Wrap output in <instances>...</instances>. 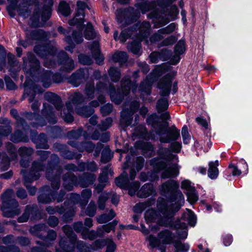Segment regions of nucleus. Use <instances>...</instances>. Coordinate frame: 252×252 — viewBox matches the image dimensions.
I'll use <instances>...</instances> for the list:
<instances>
[{
  "mask_svg": "<svg viewBox=\"0 0 252 252\" xmlns=\"http://www.w3.org/2000/svg\"><path fill=\"white\" fill-rule=\"evenodd\" d=\"M44 169L42 164L41 162H34L32 165V169L31 172L30 174V175L32 176L31 178H29V177L27 176H24L25 180V184L26 186V188L29 190L30 194L33 195L35 194L36 190L35 187H30L27 185V183L29 182H31L33 180H36L38 179L39 177V174L37 172L39 171L43 170Z\"/></svg>",
  "mask_w": 252,
  "mask_h": 252,
  "instance_id": "15",
  "label": "nucleus"
},
{
  "mask_svg": "<svg viewBox=\"0 0 252 252\" xmlns=\"http://www.w3.org/2000/svg\"><path fill=\"white\" fill-rule=\"evenodd\" d=\"M155 190L154 189L153 185L151 184H145L137 192V195L139 197L146 198L151 195L155 194Z\"/></svg>",
  "mask_w": 252,
  "mask_h": 252,
  "instance_id": "31",
  "label": "nucleus"
},
{
  "mask_svg": "<svg viewBox=\"0 0 252 252\" xmlns=\"http://www.w3.org/2000/svg\"><path fill=\"white\" fill-rule=\"evenodd\" d=\"M83 40L82 34L80 32H73L72 33V37L68 36H66L65 41L68 44L65 49L70 52H72L73 49L74 48V43H80Z\"/></svg>",
  "mask_w": 252,
  "mask_h": 252,
  "instance_id": "24",
  "label": "nucleus"
},
{
  "mask_svg": "<svg viewBox=\"0 0 252 252\" xmlns=\"http://www.w3.org/2000/svg\"><path fill=\"white\" fill-rule=\"evenodd\" d=\"M84 34L85 38L87 39H91L94 37L92 25L90 23H88L85 27Z\"/></svg>",
  "mask_w": 252,
  "mask_h": 252,
  "instance_id": "51",
  "label": "nucleus"
},
{
  "mask_svg": "<svg viewBox=\"0 0 252 252\" xmlns=\"http://www.w3.org/2000/svg\"><path fill=\"white\" fill-rule=\"evenodd\" d=\"M19 152L20 156L23 158L29 157L33 153V150L31 148L22 147L19 149Z\"/></svg>",
  "mask_w": 252,
  "mask_h": 252,
  "instance_id": "59",
  "label": "nucleus"
},
{
  "mask_svg": "<svg viewBox=\"0 0 252 252\" xmlns=\"http://www.w3.org/2000/svg\"><path fill=\"white\" fill-rule=\"evenodd\" d=\"M143 150L144 154L147 156H151L154 153L153 146L150 143H144L143 146Z\"/></svg>",
  "mask_w": 252,
  "mask_h": 252,
  "instance_id": "54",
  "label": "nucleus"
},
{
  "mask_svg": "<svg viewBox=\"0 0 252 252\" xmlns=\"http://www.w3.org/2000/svg\"><path fill=\"white\" fill-rule=\"evenodd\" d=\"M172 77L167 75L162 79L158 84V87L160 90L161 95L166 96L169 94L171 87Z\"/></svg>",
  "mask_w": 252,
  "mask_h": 252,
  "instance_id": "22",
  "label": "nucleus"
},
{
  "mask_svg": "<svg viewBox=\"0 0 252 252\" xmlns=\"http://www.w3.org/2000/svg\"><path fill=\"white\" fill-rule=\"evenodd\" d=\"M168 107V102L166 98L159 99L157 104V108L159 112L166 110Z\"/></svg>",
  "mask_w": 252,
  "mask_h": 252,
  "instance_id": "49",
  "label": "nucleus"
},
{
  "mask_svg": "<svg viewBox=\"0 0 252 252\" xmlns=\"http://www.w3.org/2000/svg\"><path fill=\"white\" fill-rule=\"evenodd\" d=\"M158 239L163 243L169 244L173 243L174 236L168 230L161 231L158 235Z\"/></svg>",
  "mask_w": 252,
  "mask_h": 252,
  "instance_id": "35",
  "label": "nucleus"
},
{
  "mask_svg": "<svg viewBox=\"0 0 252 252\" xmlns=\"http://www.w3.org/2000/svg\"><path fill=\"white\" fill-rule=\"evenodd\" d=\"M63 187L65 189L69 191L71 190L74 186L78 184L77 178L72 175L70 173L67 172L65 174L63 178Z\"/></svg>",
  "mask_w": 252,
  "mask_h": 252,
  "instance_id": "30",
  "label": "nucleus"
},
{
  "mask_svg": "<svg viewBox=\"0 0 252 252\" xmlns=\"http://www.w3.org/2000/svg\"><path fill=\"white\" fill-rule=\"evenodd\" d=\"M181 188L183 189H186L187 192L194 189L192 184L188 180H185L182 182Z\"/></svg>",
  "mask_w": 252,
  "mask_h": 252,
  "instance_id": "63",
  "label": "nucleus"
},
{
  "mask_svg": "<svg viewBox=\"0 0 252 252\" xmlns=\"http://www.w3.org/2000/svg\"><path fill=\"white\" fill-rule=\"evenodd\" d=\"M63 230L67 238L61 240L56 252H89L100 249L105 245L103 240H96L92 246L86 245L81 241H77L76 235L68 225L64 226Z\"/></svg>",
  "mask_w": 252,
  "mask_h": 252,
  "instance_id": "3",
  "label": "nucleus"
},
{
  "mask_svg": "<svg viewBox=\"0 0 252 252\" xmlns=\"http://www.w3.org/2000/svg\"><path fill=\"white\" fill-rule=\"evenodd\" d=\"M151 203L150 202H143L137 204L134 207V211L136 213H140L145 210L147 206H150Z\"/></svg>",
  "mask_w": 252,
  "mask_h": 252,
  "instance_id": "55",
  "label": "nucleus"
},
{
  "mask_svg": "<svg viewBox=\"0 0 252 252\" xmlns=\"http://www.w3.org/2000/svg\"><path fill=\"white\" fill-rule=\"evenodd\" d=\"M42 114L48 121L49 123L51 124H55L56 123L57 120L55 111L53 108L48 104H43V109L42 110Z\"/></svg>",
  "mask_w": 252,
  "mask_h": 252,
  "instance_id": "27",
  "label": "nucleus"
},
{
  "mask_svg": "<svg viewBox=\"0 0 252 252\" xmlns=\"http://www.w3.org/2000/svg\"><path fill=\"white\" fill-rule=\"evenodd\" d=\"M196 222V217L190 210L187 209L177 223L175 224L174 228L177 231L178 237L180 239H185L188 236L187 225L194 226Z\"/></svg>",
  "mask_w": 252,
  "mask_h": 252,
  "instance_id": "10",
  "label": "nucleus"
},
{
  "mask_svg": "<svg viewBox=\"0 0 252 252\" xmlns=\"http://www.w3.org/2000/svg\"><path fill=\"white\" fill-rule=\"evenodd\" d=\"M90 50L97 63L100 64L103 62L104 58L100 53L98 42L96 41H94L92 45L90 47Z\"/></svg>",
  "mask_w": 252,
  "mask_h": 252,
  "instance_id": "32",
  "label": "nucleus"
},
{
  "mask_svg": "<svg viewBox=\"0 0 252 252\" xmlns=\"http://www.w3.org/2000/svg\"><path fill=\"white\" fill-rule=\"evenodd\" d=\"M78 169L80 170H87L91 171H94L97 169V167L95 162L92 161L88 163H83L79 165Z\"/></svg>",
  "mask_w": 252,
  "mask_h": 252,
  "instance_id": "47",
  "label": "nucleus"
},
{
  "mask_svg": "<svg viewBox=\"0 0 252 252\" xmlns=\"http://www.w3.org/2000/svg\"><path fill=\"white\" fill-rule=\"evenodd\" d=\"M112 59L114 62H118L120 64H122L127 61V55L126 52H118L113 55Z\"/></svg>",
  "mask_w": 252,
  "mask_h": 252,
  "instance_id": "41",
  "label": "nucleus"
},
{
  "mask_svg": "<svg viewBox=\"0 0 252 252\" xmlns=\"http://www.w3.org/2000/svg\"><path fill=\"white\" fill-rule=\"evenodd\" d=\"M24 63L25 67L24 68L26 73L34 76L36 74L39 75L38 81L40 82L45 88H48L51 85L52 80L59 83L61 80L55 79L56 76L48 70L41 69L39 67V62L32 54H29L27 59H24Z\"/></svg>",
  "mask_w": 252,
  "mask_h": 252,
  "instance_id": "4",
  "label": "nucleus"
},
{
  "mask_svg": "<svg viewBox=\"0 0 252 252\" xmlns=\"http://www.w3.org/2000/svg\"><path fill=\"white\" fill-rule=\"evenodd\" d=\"M115 216V214L112 210H110L108 213H106L97 218L99 223H105L113 219Z\"/></svg>",
  "mask_w": 252,
  "mask_h": 252,
  "instance_id": "39",
  "label": "nucleus"
},
{
  "mask_svg": "<svg viewBox=\"0 0 252 252\" xmlns=\"http://www.w3.org/2000/svg\"><path fill=\"white\" fill-rule=\"evenodd\" d=\"M41 90V88H34L31 90L27 86H26L23 97H25L26 96H30L29 101L32 102L33 101L34 94L36 93H42Z\"/></svg>",
  "mask_w": 252,
  "mask_h": 252,
  "instance_id": "40",
  "label": "nucleus"
},
{
  "mask_svg": "<svg viewBox=\"0 0 252 252\" xmlns=\"http://www.w3.org/2000/svg\"><path fill=\"white\" fill-rule=\"evenodd\" d=\"M117 221L115 220L111 223L98 227L97 229V232L99 237H102L105 233H108L111 231L114 230V227L117 224Z\"/></svg>",
  "mask_w": 252,
  "mask_h": 252,
  "instance_id": "36",
  "label": "nucleus"
},
{
  "mask_svg": "<svg viewBox=\"0 0 252 252\" xmlns=\"http://www.w3.org/2000/svg\"><path fill=\"white\" fill-rule=\"evenodd\" d=\"M165 69L161 66H158L155 68L153 72L147 76L146 79L142 82L140 85L138 92L141 95V97L144 99V95H148L151 94V86L152 84L157 80L158 77L160 76L164 72Z\"/></svg>",
  "mask_w": 252,
  "mask_h": 252,
  "instance_id": "12",
  "label": "nucleus"
},
{
  "mask_svg": "<svg viewBox=\"0 0 252 252\" xmlns=\"http://www.w3.org/2000/svg\"><path fill=\"white\" fill-rule=\"evenodd\" d=\"M186 194L189 202L191 204L194 203L198 199V196L196 193L195 189L187 192Z\"/></svg>",
  "mask_w": 252,
  "mask_h": 252,
  "instance_id": "50",
  "label": "nucleus"
},
{
  "mask_svg": "<svg viewBox=\"0 0 252 252\" xmlns=\"http://www.w3.org/2000/svg\"><path fill=\"white\" fill-rule=\"evenodd\" d=\"M133 30L134 28L124 30L122 31L119 37H118V32H115L114 33V38L116 40H120L121 42H125L128 38H134L132 36L134 32Z\"/></svg>",
  "mask_w": 252,
  "mask_h": 252,
  "instance_id": "34",
  "label": "nucleus"
},
{
  "mask_svg": "<svg viewBox=\"0 0 252 252\" xmlns=\"http://www.w3.org/2000/svg\"><path fill=\"white\" fill-rule=\"evenodd\" d=\"M185 51V43L183 40H180L175 47V54L170 57V63L172 64H176L179 62L181 58L180 55Z\"/></svg>",
  "mask_w": 252,
  "mask_h": 252,
  "instance_id": "21",
  "label": "nucleus"
},
{
  "mask_svg": "<svg viewBox=\"0 0 252 252\" xmlns=\"http://www.w3.org/2000/svg\"><path fill=\"white\" fill-rule=\"evenodd\" d=\"M158 154L160 158L153 159L151 161L154 172L149 173V180L154 181L158 178V173L162 171L161 177L166 179L175 177L179 173V167L177 162L178 157L171 153L170 151L164 148H160Z\"/></svg>",
  "mask_w": 252,
  "mask_h": 252,
  "instance_id": "2",
  "label": "nucleus"
},
{
  "mask_svg": "<svg viewBox=\"0 0 252 252\" xmlns=\"http://www.w3.org/2000/svg\"><path fill=\"white\" fill-rule=\"evenodd\" d=\"M240 163L242 164V167L240 166L239 164L234 165L233 164H230L229 168L232 169V173L233 176H239L242 173L245 174L247 173L248 171V166L244 159H241Z\"/></svg>",
  "mask_w": 252,
  "mask_h": 252,
  "instance_id": "26",
  "label": "nucleus"
},
{
  "mask_svg": "<svg viewBox=\"0 0 252 252\" xmlns=\"http://www.w3.org/2000/svg\"><path fill=\"white\" fill-rule=\"evenodd\" d=\"M78 9L75 17L69 22L70 25H76L77 28L79 30L82 29L84 27L83 24L84 23L83 18L84 17V10L87 7L85 3L81 1H78L77 3Z\"/></svg>",
  "mask_w": 252,
  "mask_h": 252,
  "instance_id": "17",
  "label": "nucleus"
},
{
  "mask_svg": "<svg viewBox=\"0 0 252 252\" xmlns=\"http://www.w3.org/2000/svg\"><path fill=\"white\" fill-rule=\"evenodd\" d=\"M88 74L87 69H80L73 74L70 78V83L75 87L78 86Z\"/></svg>",
  "mask_w": 252,
  "mask_h": 252,
  "instance_id": "25",
  "label": "nucleus"
},
{
  "mask_svg": "<svg viewBox=\"0 0 252 252\" xmlns=\"http://www.w3.org/2000/svg\"><path fill=\"white\" fill-rule=\"evenodd\" d=\"M1 199V209L4 217L11 218L20 213L18 203L14 199V193L12 189H7L3 193Z\"/></svg>",
  "mask_w": 252,
  "mask_h": 252,
  "instance_id": "7",
  "label": "nucleus"
},
{
  "mask_svg": "<svg viewBox=\"0 0 252 252\" xmlns=\"http://www.w3.org/2000/svg\"><path fill=\"white\" fill-rule=\"evenodd\" d=\"M137 87L135 83L130 82L129 78L127 77L123 79L121 82V88L117 92L114 86L110 85L109 91L112 101L117 104H120L122 101V94L127 95L129 93L130 90L133 93H136Z\"/></svg>",
  "mask_w": 252,
  "mask_h": 252,
  "instance_id": "8",
  "label": "nucleus"
},
{
  "mask_svg": "<svg viewBox=\"0 0 252 252\" xmlns=\"http://www.w3.org/2000/svg\"><path fill=\"white\" fill-rule=\"evenodd\" d=\"M136 175V172L132 169L129 173V179L127 173L124 172L119 177L115 179L116 185L122 189H127L130 196L134 195L140 186L138 181H135L130 183L129 180H133Z\"/></svg>",
  "mask_w": 252,
  "mask_h": 252,
  "instance_id": "11",
  "label": "nucleus"
},
{
  "mask_svg": "<svg viewBox=\"0 0 252 252\" xmlns=\"http://www.w3.org/2000/svg\"><path fill=\"white\" fill-rule=\"evenodd\" d=\"M173 243L177 252H186L189 249V245L188 243H182L179 241H175Z\"/></svg>",
  "mask_w": 252,
  "mask_h": 252,
  "instance_id": "43",
  "label": "nucleus"
},
{
  "mask_svg": "<svg viewBox=\"0 0 252 252\" xmlns=\"http://www.w3.org/2000/svg\"><path fill=\"white\" fill-rule=\"evenodd\" d=\"M6 149H7L8 153L11 155V160H14L15 158H17V154L16 153L15 149L12 143L8 142L7 143H6Z\"/></svg>",
  "mask_w": 252,
  "mask_h": 252,
  "instance_id": "56",
  "label": "nucleus"
},
{
  "mask_svg": "<svg viewBox=\"0 0 252 252\" xmlns=\"http://www.w3.org/2000/svg\"><path fill=\"white\" fill-rule=\"evenodd\" d=\"M150 24L149 22H143L136 24L134 27L133 32L136 35L134 42L128 45V49L135 55H138L140 49V41L145 39L149 34Z\"/></svg>",
  "mask_w": 252,
  "mask_h": 252,
  "instance_id": "9",
  "label": "nucleus"
},
{
  "mask_svg": "<svg viewBox=\"0 0 252 252\" xmlns=\"http://www.w3.org/2000/svg\"><path fill=\"white\" fill-rule=\"evenodd\" d=\"M110 195V194L108 193L104 192L100 195L98 201V207L99 209L102 210L104 208L105 201L109 197Z\"/></svg>",
  "mask_w": 252,
  "mask_h": 252,
  "instance_id": "53",
  "label": "nucleus"
},
{
  "mask_svg": "<svg viewBox=\"0 0 252 252\" xmlns=\"http://www.w3.org/2000/svg\"><path fill=\"white\" fill-rule=\"evenodd\" d=\"M78 59L79 62L83 64L89 65L93 63L92 59L88 56L85 55H80L78 57Z\"/></svg>",
  "mask_w": 252,
  "mask_h": 252,
  "instance_id": "64",
  "label": "nucleus"
},
{
  "mask_svg": "<svg viewBox=\"0 0 252 252\" xmlns=\"http://www.w3.org/2000/svg\"><path fill=\"white\" fill-rule=\"evenodd\" d=\"M34 207L31 206H27L26 210L21 217L18 218L19 222H24L27 221L29 218L31 213L34 211Z\"/></svg>",
  "mask_w": 252,
  "mask_h": 252,
  "instance_id": "45",
  "label": "nucleus"
},
{
  "mask_svg": "<svg viewBox=\"0 0 252 252\" xmlns=\"http://www.w3.org/2000/svg\"><path fill=\"white\" fill-rule=\"evenodd\" d=\"M60 57H62L63 59V63L64 65V70L67 71H70L74 68V64L73 60L68 57L66 53L64 51H62L59 54ZM62 63V62L61 63Z\"/></svg>",
  "mask_w": 252,
  "mask_h": 252,
  "instance_id": "33",
  "label": "nucleus"
},
{
  "mask_svg": "<svg viewBox=\"0 0 252 252\" xmlns=\"http://www.w3.org/2000/svg\"><path fill=\"white\" fill-rule=\"evenodd\" d=\"M71 102L68 101L66 103V108H64L63 112H61V115L67 123H70L73 121L72 115L73 106L76 107V113L85 117H90L94 112V110L89 107L79 108L78 105L82 102H85V98L79 93H75L70 97Z\"/></svg>",
  "mask_w": 252,
  "mask_h": 252,
  "instance_id": "5",
  "label": "nucleus"
},
{
  "mask_svg": "<svg viewBox=\"0 0 252 252\" xmlns=\"http://www.w3.org/2000/svg\"><path fill=\"white\" fill-rule=\"evenodd\" d=\"M82 233V238L84 239H89L90 240H93L97 237H99L97 231L95 232L94 231H89L87 229H86Z\"/></svg>",
  "mask_w": 252,
  "mask_h": 252,
  "instance_id": "48",
  "label": "nucleus"
},
{
  "mask_svg": "<svg viewBox=\"0 0 252 252\" xmlns=\"http://www.w3.org/2000/svg\"><path fill=\"white\" fill-rule=\"evenodd\" d=\"M109 75L113 82L118 81L120 77V73L119 71L114 68L111 67L108 71Z\"/></svg>",
  "mask_w": 252,
  "mask_h": 252,
  "instance_id": "52",
  "label": "nucleus"
},
{
  "mask_svg": "<svg viewBox=\"0 0 252 252\" xmlns=\"http://www.w3.org/2000/svg\"><path fill=\"white\" fill-rule=\"evenodd\" d=\"M176 29V25L173 23L166 28L159 30L158 33H155L151 37L150 40L151 42L159 41L163 38L162 34H170L174 32Z\"/></svg>",
  "mask_w": 252,
  "mask_h": 252,
  "instance_id": "23",
  "label": "nucleus"
},
{
  "mask_svg": "<svg viewBox=\"0 0 252 252\" xmlns=\"http://www.w3.org/2000/svg\"><path fill=\"white\" fill-rule=\"evenodd\" d=\"M46 3L47 5H45L42 11L35 9L33 15L31 18L32 20L34 21L32 23L33 26L38 25L37 22H39L40 17L43 22L46 21L50 17L52 12L51 7L53 3L51 0H48Z\"/></svg>",
  "mask_w": 252,
  "mask_h": 252,
  "instance_id": "14",
  "label": "nucleus"
},
{
  "mask_svg": "<svg viewBox=\"0 0 252 252\" xmlns=\"http://www.w3.org/2000/svg\"><path fill=\"white\" fill-rule=\"evenodd\" d=\"M178 188L177 182L172 180L162 184L160 188L161 193L165 196L169 195L170 198L168 200L162 198H158L157 203L158 213L153 209L146 212L145 219L147 222H156L159 225L172 226V217L185 202L184 195Z\"/></svg>",
  "mask_w": 252,
  "mask_h": 252,
  "instance_id": "1",
  "label": "nucleus"
},
{
  "mask_svg": "<svg viewBox=\"0 0 252 252\" xmlns=\"http://www.w3.org/2000/svg\"><path fill=\"white\" fill-rule=\"evenodd\" d=\"M46 226L44 224L36 225L30 229V232L33 235L42 238L43 232L45 229Z\"/></svg>",
  "mask_w": 252,
  "mask_h": 252,
  "instance_id": "42",
  "label": "nucleus"
},
{
  "mask_svg": "<svg viewBox=\"0 0 252 252\" xmlns=\"http://www.w3.org/2000/svg\"><path fill=\"white\" fill-rule=\"evenodd\" d=\"M12 131V128L10 126H0V135L1 136H7Z\"/></svg>",
  "mask_w": 252,
  "mask_h": 252,
  "instance_id": "60",
  "label": "nucleus"
},
{
  "mask_svg": "<svg viewBox=\"0 0 252 252\" xmlns=\"http://www.w3.org/2000/svg\"><path fill=\"white\" fill-rule=\"evenodd\" d=\"M46 100L53 104L56 111H59L62 106V101L61 98L54 93L47 92L44 94Z\"/></svg>",
  "mask_w": 252,
  "mask_h": 252,
  "instance_id": "29",
  "label": "nucleus"
},
{
  "mask_svg": "<svg viewBox=\"0 0 252 252\" xmlns=\"http://www.w3.org/2000/svg\"><path fill=\"white\" fill-rule=\"evenodd\" d=\"M95 212L96 207L95 203L94 202L91 201L87 209L85 211L86 215L90 217H93L95 215Z\"/></svg>",
  "mask_w": 252,
  "mask_h": 252,
  "instance_id": "58",
  "label": "nucleus"
},
{
  "mask_svg": "<svg viewBox=\"0 0 252 252\" xmlns=\"http://www.w3.org/2000/svg\"><path fill=\"white\" fill-rule=\"evenodd\" d=\"M91 195L92 191L90 189H86L82 191L81 193V202H80L81 207L86 205Z\"/></svg>",
  "mask_w": 252,
  "mask_h": 252,
  "instance_id": "46",
  "label": "nucleus"
},
{
  "mask_svg": "<svg viewBox=\"0 0 252 252\" xmlns=\"http://www.w3.org/2000/svg\"><path fill=\"white\" fill-rule=\"evenodd\" d=\"M57 168L55 167H49L46 169V177L48 180L51 181V187L53 190L50 192L51 198L49 195L40 194L38 197V200L39 202L42 203H47L52 200H57L58 202H61L63 200V197L65 194L64 192L61 190L58 195L55 196V191L58 190L60 187V180L58 175H53V173H56Z\"/></svg>",
  "mask_w": 252,
  "mask_h": 252,
  "instance_id": "6",
  "label": "nucleus"
},
{
  "mask_svg": "<svg viewBox=\"0 0 252 252\" xmlns=\"http://www.w3.org/2000/svg\"><path fill=\"white\" fill-rule=\"evenodd\" d=\"M156 133L159 136V140L162 143H168L171 140H175L180 136V132L175 127L169 128L168 124L160 125L156 130Z\"/></svg>",
  "mask_w": 252,
  "mask_h": 252,
  "instance_id": "13",
  "label": "nucleus"
},
{
  "mask_svg": "<svg viewBox=\"0 0 252 252\" xmlns=\"http://www.w3.org/2000/svg\"><path fill=\"white\" fill-rule=\"evenodd\" d=\"M111 158V154L110 150L108 148L105 149L102 152L101 161L102 162L109 161Z\"/></svg>",
  "mask_w": 252,
  "mask_h": 252,
  "instance_id": "57",
  "label": "nucleus"
},
{
  "mask_svg": "<svg viewBox=\"0 0 252 252\" xmlns=\"http://www.w3.org/2000/svg\"><path fill=\"white\" fill-rule=\"evenodd\" d=\"M140 105L139 102L133 101L130 106V109H124L121 113V121L125 122L126 126L129 125L131 123L132 116L137 110Z\"/></svg>",
  "mask_w": 252,
  "mask_h": 252,
  "instance_id": "19",
  "label": "nucleus"
},
{
  "mask_svg": "<svg viewBox=\"0 0 252 252\" xmlns=\"http://www.w3.org/2000/svg\"><path fill=\"white\" fill-rule=\"evenodd\" d=\"M59 11L63 16H67L70 13V6L66 2L62 1L60 3Z\"/></svg>",
  "mask_w": 252,
  "mask_h": 252,
  "instance_id": "44",
  "label": "nucleus"
},
{
  "mask_svg": "<svg viewBox=\"0 0 252 252\" xmlns=\"http://www.w3.org/2000/svg\"><path fill=\"white\" fill-rule=\"evenodd\" d=\"M105 90V86L101 83L97 84L96 89H95L94 82L90 81L86 85L85 94L88 98L92 99L94 97L95 92L97 94H99L103 93Z\"/></svg>",
  "mask_w": 252,
  "mask_h": 252,
  "instance_id": "18",
  "label": "nucleus"
},
{
  "mask_svg": "<svg viewBox=\"0 0 252 252\" xmlns=\"http://www.w3.org/2000/svg\"><path fill=\"white\" fill-rule=\"evenodd\" d=\"M182 135L184 144H187L189 142L190 136L188 132V129L187 126H184L182 129Z\"/></svg>",
  "mask_w": 252,
  "mask_h": 252,
  "instance_id": "62",
  "label": "nucleus"
},
{
  "mask_svg": "<svg viewBox=\"0 0 252 252\" xmlns=\"http://www.w3.org/2000/svg\"><path fill=\"white\" fill-rule=\"evenodd\" d=\"M219 165V161L216 160L214 162H210L209 163L208 175L211 179H216L219 175V170L217 168Z\"/></svg>",
  "mask_w": 252,
  "mask_h": 252,
  "instance_id": "37",
  "label": "nucleus"
},
{
  "mask_svg": "<svg viewBox=\"0 0 252 252\" xmlns=\"http://www.w3.org/2000/svg\"><path fill=\"white\" fill-rule=\"evenodd\" d=\"M10 140L14 142H26L28 140V137L19 130H16L11 136Z\"/></svg>",
  "mask_w": 252,
  "mask_h": 252,
  "instance_id": "38",
  "label": "nucleus"
},
{
  "mask_svg": "<svg viewBox=\"0 0 252 252\" xmlns=\"http://www.w3.org/2000/svg\"><path fill=\"white\" fill-rule=\"evenodd\" d=\"M113 175V172L111 168L106 167L102 169V172L100 174L99 178V184L96 187V189L98 192H100L106 185L108 182V176Z\"/></svg>",
  "mask_w": 252,
  "mask_h": 252,
  "instance_id": "20",
  "label": "nucleus"
},
{
  "mask_svg": "<svg viewBox=\"0 0 252 252\" xmlns=\"http://www.w3.org/2000/svg\"><path fill=\"white\" fill-rule=\"evenodd\" d=\"M34 52L41 56L43 58H46V60L44 62V65L47 67H52L54 65V63L50 61L48 62V60H51V57L54 56L56 48L52 47V48L47 49L46 47L41 46H36L34 48Z\"/></svg>",
  "mask_w": 252,
  "mask_h": 252,
  "instance_id": "16",
  "label": "nucleus"
},
{
  "mask_svg": "<svg viewBox=\"0 0 252 252\" xmlns=\"http://www.w3.org/2000/svg\"><path fill=\"white\" fill-rule=\"evenodd\" d=\"M170 52L168 50H162L161 52H153L150 55L151 62L155 63L159 61H166L170 59Z\"/></svg>",
  "mask_w": 252,
  "mask_h": 252,
  "instance_id": "28",
  "label": "nucleus"
},
{
  "mask_svg": "<svg viewBox=\"0 0 252 252\" xmlns=\"http://www.w3.org/2000/svg\"><path fill=\"white\" fill-rule=\"evenodd\" d=\"M112 123V120L110 118H106L105 121L102 122L101 125H99V129L102 131L106 130L109 127L111 126Z\"/></svg>",
  "mask_w": 252,
  "mask_h": 252,
  "instance_id": "61",
  "label": "nucleus"
}]
</instances>
